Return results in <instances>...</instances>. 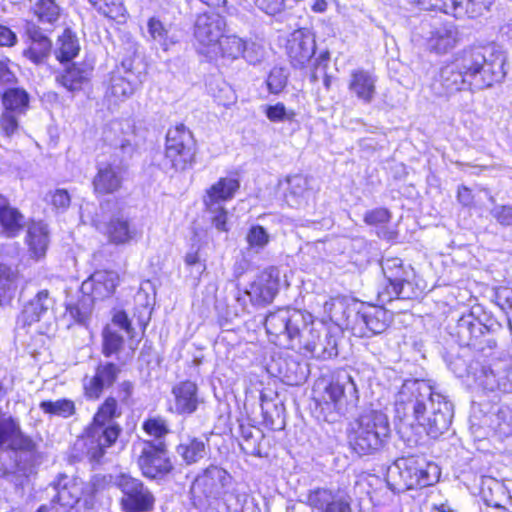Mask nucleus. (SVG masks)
<instances>
[{
  "instance_id": "24",
  "label": "nucleus",
  "mask_w": 512,
  "mask_h": 512,
  "mask_svg": "<svg viewBox=\"0 0 512 512\" xmlns=\"http://www.w3.org/2000/svg\"><path fill=\"white\" fill-rule=\"evenodd\" d=\"M376 76L365 69L358 68L351 71L348 80V90L364 104H370L376 94Z\"/></svg>"
},
{
  "instance_id": "46",
  "label": "nucleus",
  "mask_w": 512,
  "mask_h": 512,
  "mask_svg": "<svg viewBox=\"0 0 512 512\" xmlns=\"http://www.w3.org/2000/svg\"><path fill=\"white\" fill-rule=\"evenodd\" d=\"M89 2L108 18L116 20L125 17L126 9L122 0H89Z\"/></svg>"
},
{
  "instance_id": "22",
  "label": "nucleus",
  "mask_w": 512,
  "mask_h": 512,
  "mask_svg": "<svg viewBox=\"0 0 512 512\" xmlns=\"http://www.w3.org/2000/svg\"><path fill=\"white\" fill-rule=\"evenodd\" d=\"M205 215L220 231H224V178L207 189L203 199Z\"/></svg>"
},
{
  "instance_id": "2",
  "label": "nucleus",
  "mask_w": 512,
  "mask_h": 512,
  "mask_svg": "<svg viewBox=\"0 0 512 512\" xmlns=\"http://www.w3.org/2000/svg\"><path fill=\"white\" fill-rule=\"evenodd\" d=\"M395 415L403 423H417L427 435L437 439L448 431L454 411L452 403L435 393L424 380H406L395 396Z\"/></svg>"
},
{
  "instance_id": "40",
  "label": "nucleus",
  "mask_w": 512,
  "mask_h": 512,
  "mask_svg": "<svg viewBox=\"0 0 512 512\" xmlns=\"http://www.w3.org/2000/svg\"><path fill=\"white\" fill-rule=\"evenodd\" d=\"M195 154L190 150L183 152L175 149H165L163 165L174 172H183L193 166Z\"/></svg>"
},
{
  "instance_id": "36",
  "label": "nucleus",
  "mask_w": 512,
  "mask_h": 512,
  "mask_svg": "<svg viewBox=\"0 0 512 512\" xmlns=\"http://www.w3.org/2000/svg\"><path fill=\"white\" fill-rule=\"evenodd\" d=\"M494 0H436L433 5L435 9H439L445 13L452 12L454 14L468 12L470 8L474 11L488 10Z\"/></svg>"
},
{
  "instance_id": "35",
  "label": "nucleus",
  "mask_w": 512,
  "mask_h": 512,
  "mask_svg": "<svg viewBox=\"0 0 512 512\" xmlns=\"http://www.w3.org/2000/svg\"><path fill=\"white\" fill-rule=\"evenodd\" d=\"M165 149H175L183 152L190 150L192 153H196L192 133L183 124L170 128L166 134Z\"/></svg>"
},
{
  "instance_id": "17",
  "label": "nucleus",
  "mask_w": 512,
  "mask_h": 512,
  "mask_svg": "<svg viewBox=\"0 0 512 512\" xmlns=\"http://www.w3.org/2000/svg\"><path fill=\"white\" fill-rule=\"evenodd\" d=\"M279 290V270L269 267L262 271L250 284L245 294L255 305H266L273 301Z\"/></svg>"
},
{
  "instance_id": "42",
  "label": "nucleus",
  "mask_w": 512,
  "mask_h": 512,
  "mask_svg": "<svg viewBox=\"0 0 512 512\" xmlns=\"http://www.w3.org/2000/svg\"><path fill=\"white\" fill-rule=\"evenodd\" d=\"M177 453L187 464H192L205 456V444L203 441L192 438L177 446Z\"/></svg>"
},
{
  "instance_id": "54",
  "label": "nucleus",
  "mask_w": 512,
  "mask_h": 512,
  "mask_svg": "<svg viewBox=\"0 0 512 512\" xmlns=\"http://www.w3.org/2000/svg\"><path fill=\"white\" fill-rule=\"evenodd\" d=\"M246 41L236 35L226 36V58L232 60L242 57Z\"/></svg>"
},
{
  "instance_id": "25",
  "label": "nucleus",
  "mask_w": 512,
  "mask_h": 512,
  "mask_svg": "<svg viewBox=\"0 0 512 512\" xmlns=\"http://www.w3.org/2000/svg\"><path fill=\"white\" fill-rule=\"evenodd\" d=\"M50 486L54 492L52 498L69 511L78 503L83 492V483L66 475H60Z\"/></svg>"
},
{
  "instance_id": "18",
  "label": "nucleus",
  "mask_w": 512,
  "mask_h": 512,
  "mask_svg": "<svg viewBox=\"0 0 512 512\" xmlns=\"http://www.w3.org/2000/svg\"><path fill=\"white\" fill-rule=\"evenodd\" d=\"M315 49L314 37L308 29L295 30L287 40V54L296 68L304 67L314 55Z\"/></svg>"
},
{
  "instance_id": "7",
  "label": "nucleus",
  "mask_w": 512,
  "mask_h": 512,
  "mask_svg": "<svg viewBox=\"0 0 512 512\" xmlns=\"http://www.w3.org/2000/svg\"><path fill=\"white\" fill-rule=\"evenodd\" d=\"M387 476L398 489L424 488L439 480L440 469L424 457L408 456L389 466Z\"/></svg>"
},
{
  "instance_id": "14",
  "label": "nucleus",
  "mask_w": 512,
  "mask_h": 512,
  "mask_svg": "<svg viewBox=\"0 0 512 512\" xmlns=\"http://www.w3.org/2000/svg\"><path fill=\"white\" fill-rule=\"evenodd\" d=\"M194 35L200 44L211 48L210 52L223 54L221 39L224 36V20L219 15L198 16Z\"/></svg>"
},
{
  "instance_id": "20",
  "label": "nucleus",
  "mask_w": 512,
  "mask_h": 512,
  "mask_svg": "<svg viewBox=\"0 0 512 512\" xmlns=\"http://www.w3.org/2000/svg\"><path fill=\"white\" fill-rule=\"evenodd\" d=\"M54 298L47 289L39 290L22 310L23 320L31 325L35 322L49 321L53 318Z\"/></svg>"
},
{
  "instance_id": "58",
  "label": "nucleus",
  "mask_w": 512,
  "mask_h": 512,
  "mask_svg": "<svg viewBox=\"0 0 512 512\" xmlns=\"http://www.w3.org/2000/svg\"><path fill=\"white\" fill-rule=\"evenodd\" d=\"M391 213L386 208H375L367 211L364 215V221L368 225H378L389 222Z\"/></svg>"
},
{
  "instance_id": "12",
  "label": "nucleus",
  "mask_w": 512,
  "mask_h": 512,
  "mask_svg": "<svg viewBox=\"0 0 512 512\" xmlns=\"http://www.w3.org/2000/svg\"><path fill=\"white\" fill-rule=\"evenodd\" d=\"M460 346L470 347L480 352L496 347V340L492 337L490 327L482 323L473 313L463 315L452 333Z\"/></svg>"
},
{
  "instance_id": "38",
  "label": "nucleus",
  "mask_w": 512,
  "mask_h": 512,
  "mask_svg": "<svg viewBox=\"0 0 512 512\" xmlns=\"http://www.w3.org/2000/svg\"><path fill=\"white\" fill-rule=\"evenodd\" d=\"M1 95L4 110L24 114L28 108L29 95L25 89L17 86L3 91Z\"/></svg>"
},
{
  "instance_id": "19",
  "label": "nucleus",
  "mask_w": 512,
  "mask_h": 512,
  "mask_svg": "<svg viewBox=\"0 0 512 512\" xmlns=\"http://www.w3.org/2000/svg\"><path fill=\"white\" fill-rule=\"evenodd\" d=\"M118 284L119 275L116 272L99 270L82 283L81 291L89 296L91 301L103 300L113 295Z\"/></svg>"
},
{
  "instance_id": "48",
  "label": "nucleus",
  "mask_w": 512,
  "mask_h": 512,
  "mask_svg": "<svg viewBox=\"0 0 512 512\" xmlns=\"http://www.w3.org/2000/svg\"><path fill=\"white\" fill-rule=\"evenodd\" d=\"M123 336L117 331L106 327L103 331V353L105 356H111L121 350L123 346Z\"/></svg>"
},
{
  "instance_id": "15",
  "label": "nucleus",
  "mask_w": 512,
  "mask_h": 512,
  "mask_svg": "<svg viewBox=\"0 0 512 512\" xmlns=\"http://www.w3.org/2000/svg\"><path fill=\"white\" fill-rule=\"evenodd\" d=\"M0 450H14L34 454L36 443L23 434L19 421L15 418H0Z\"/></svg>"
},
{
  "instance_id": "13",
  "label": "nucleus",
  "mask_w": 512,
  "mask_h": 512,
  "mask_svg": "<svg viewBox=\"0 0 512 512\" xmlns=\"http://www.w3.org/2000/svg\"><path fill=\"white\" fill-rule=\"evenodd\" d=\"M137 464L142 475L149 479H161L173 470L168 450L162 441L141 442Z\"/></svg>"
},
{
  "instance_id": "6",
  "label": "nucleus",
  "mask_w": 512,
  "mask_h": 512,
  "mask_svg": "<svg viewBox=\"0 0 512 512\" xmlns=\"http://www.w3.org/2000/svg\"><path fill=\"white\" fill-rule=\"evenodd\" d=\"M468 75L474 89L481 90L501 82L505 75L506 56L494 46L463 52Z\"/></svg>"
},
{
  "instance_id": "31",
  "label": "nucleus",
  "mask_w": 512,
  "mask_h": 512,
  "mask_svg": "<svg viewBox=\"0 0 512 512\" xmlns=\"http://www.w3.org/2000/svg\"><path fill=\"white\" fill-rule=\"evenodd\" d=\"M276 364L278 366V376L288 385H300L307 378V365L300 363L293 357L279 358Z\"/></svg>"
},
{
  "instance_id": "23",
  "label": "nucleus",
  "mask_w": 512,
  "mask_h": 512,
  "mask_svg": "<svg viewBox=\"0 0 512 512\" xmlns=\"http://www.w3.org/2000/svg\"><path fill=\"white\" fill-rule=\"evenodd\" d=\"M103 233L107 236L108 241L114 245L128 244L138 235L135 225L122 212L114 214L110 218L104 225Z\"/></svg>"
},
{
  "instance_id": "4",
  "label": "nucleus",
  "mask_w": 512,
  "mask_h": 512,
  "mask_svg": "<svg viewBox=\"0 0 512 512\" xmlns=\"http://www.w3.org/2000/svg\"><path fill=\"white\" fill-rule=\"evenodd\" d=\"M102 138L109 146L120 151V163L115 161L99 163L93 179V187L98 194H111L118 191L124 179L125 166L123 161L130 158L134 152L131 139L124 134L122 123L111 122L103 129Z\"/></svg>"
},
{
  "instance_id": "27",
  "label": "nucleus",
  "mask_w": 512,
  "mask_h": 512,
  "mask_svg": "<svg viewBox=\"0 0 512 512\" xmlns=\"http://www.w3.org/2000/svg\"><path fill=\"white\" fill-rule=\"evenodd\" d=\"M174 405L171 410L178 414H192L197 410L201 399L195 382L181 381L172 388Z\"/></svg>"
},
{
  "instance_id": "29",
  "label": "nucleus",
  "mask_w": 512,
  "mask_h": 512,
  "mask_svg": "<svg viewBox=\"0 0 512 512\" xmlns=\"http://www.w3.org/2000/svg\"><path fill=\"white\" fill-rule=\"evenodd\" d=\"M25 227V216L9 200L0 194V236L17 237Z\"/></svg>"
},
{
  "instance_id": "57",
  "label": "nucleus",
  "mask_w": 512,
  "mask_h": 512,
  "mask_svg": "<svg viewBox=\"0 0 512 512\" xmlns=\"http://www.w3.org/2000/svg\"><path fill=\"white\" fill-rule=\"evenodd\" d=\"M265 56L264 48L255 42H246L245 51L242 57L250 64L260 63Z\"/></svg>"
},
{
  "instance_id": "28",
  "label": "nucleus",
  "mask_w": 512,
  "mask_h": 512,
  "mask_svg": "<svg viewBox=\"0 0 512 512\" xmlns=\"http://www.w3.org/2000/svg\"><path fill=\"white\" fill-rule=\"evenodd\" d=\"M355 322L362 335H367V332L380 334L388 328L391 322V313L382 307L372 306L357 312Z\"/></svg>"
},
{
  "instance_id": "11",
  "label": "nucleus",
  "mask_w": 512,
  "mask_h": 512,
  "mask_svg": "<svg viewBox=\"0 0 512 512\" xmlns=\"http://www.w3.org/2000/svg\"><path fill=\"white\" fill-rule=\"evenodd\" d=\"M114 483L122 493L120 503L125 512H148L153 509L154 495L140 479L121 473L115 477Z\"/></svg>"
},
{
  "instance_id": "30",
  "label": "nucleus",
  "mask_w": 512,
  "mask_h": 512,
  "mask_svg": "<svg viewBox=\"0 0 512 512\" xmlns=\"http://www.w3.org/2000/svg\"><path fill=\"white\" fill-rule=\"evenodd\" d=\"M459 41V32L453 23H444L435 27L428 38V46L432 51L443 54L453 49Z\"/></svg>"
},
{
  "instance_id": "43",
  "label": "nucleus",
  "mask_w": 512,
  "mask_h": 512,
  "mask_svg": "<svg viewBox=\"0 0 512 512\" xmlns=\"http://www.w3.org/2000/svg\"><path fill=\"white\" fill-rule=\"evenodd\" d=\"M39 408L51 416L69 418L76 413L75 403L70 399H58L56 401H42Z\"/></svg>"
},
{
  "instance_id": "44",
  "label": "nucleus",
  "mask_w": 512,
  "mask_h": 512,
  "mask_svg": "<svg viewBox=\"0 0 512 512\" xmlns=\"http://www.w3.org/2000/svg\"><path fill=\"white\" fill-rule=\"evenodd\" d=\"M135 91V85L131 81L120 75L113 73L110 78V86L107 90V96L114 97L115 100H124L130 97Z\"/></svg>"
},
{
  "instance_id": "21",
  "label": "nucleus",
  "mask_w": 512,
  "mask_h": 512,
  "mask_svg": "<svg viewBox=\"0 0 512 512\" xmlns=\"http://www.w3.org/2000/svg\"><path fill=\"white\" fill-rule=\"evenodd\" d=\"M120 368L113 363L100 364L93 377H85L83 386L85 395L90 399H98L105 388L116 381Z\"/></svg>"
},
{
  "instance_id": "1",
  "label": "nucleus",
  "mask_w": 512,
  "mask_h": 512,
  "mask_svg": "<svg viewBox=\"0 0 512 512\" xmlns=\"http://www.w3.org/2000/svg\"><path fill=\"white\" fill-rule=\"evenodd\" d=\"M265 328L273 342L292 349H304L318 359L338 355L336 336L322 324L314 327L312 315L294 308H281L269 313Z\"/></svg>"
},
{
  "instance_id": "41",
  "label": "nucleus",
  "mask_w": 512,
  "mask_h": 512,
  "mask_svg": "<svg viewBox=\"0 0 512 512\" xmlns=\"http://www.w3.org/2000/svg\"><path fill=\"white\" fill-rule=\"evenodd\" d=\"M287 192L285 194L288 204L292 207L300 206L308 193V179L303 175H293L287 178Z\"/></svg>"
},
{
  "instance_id": "26",
  "label": "nucleus",
  "mask_w": 512,
  "mask_h": 512,
  "mask_svg": "<svg viewBox=\"0 0 512 512\" xmlns=\"http://www.w3.org/2000/svg\"><path fill=\"white\" fill-rule=\"evenodd\" d=\"M26 33L31 42L29 47L23 51V55L35 64L44 63L52 50L50 39L43 34L40 27L32 22H27Z\"/></svg>"
},
{
  "instance_id": "16",
  "label": "nucleus",
  "mask_w": 512,
  "mask_h": 512,
  "mask_svg": "<svg viewBox=\"0 0 512 512\" xmlns=\"http://www.w3.org/2000/svg\"><path fill=\"white\" fill-rule=\"evenodd\" d=\"M306 502L318 512H352L350 497L341 491L317 488L309 491Z\"/></svg>"
},
{
  "instance_id": "50",
  "label": "nucleus",
  "mask_w": 512,
  "mask_h": 512,
  "mask_svg": "<svg viewBox=\"0 0 512 512\" xmlns=\"http://www.w3.org/2000/svg\"><path fill=\"white\" fill-rule=\"evenodd\" d=\"M288 73L284 68L274 67L267 77L268 90L273 94L280 93L287 85Z\"/></svg>"
},
{
  "instance_id": "9",
  "label": "nucleus",
  "mask_w": 512,
  "mask_h": 512,
  "mask_svg": "<svg viewBox=\"0 0 512 512\" xmlns=\"http://www.w3.org/2000/svg\"><path fill=\"white\" fill-rule=\"evenodd\" d=\"M381 267L388 286L381 294L387 301L392 299H411L417 296L411 279L414 271L410 266H404L400 258L387 257L381 261Z\"/></svg>"
},
{
  "instance_id": "56",
  "label": "nucleus",
  "mask_w": 512,
  "mask_h": 512,
  "mask_svg": "<svg viewBox=\"0 0 512 512\" xmlns=\"http://www.w3.org/2000/svg\"><path fill=\"white\" fill-rule=\"evenodd\" d=\"M492 217L504 227L512 226V206L495 205L490 211Z\"/></svg>"
},
{
  "instance_id": "60",
  "label": "nucleus",
  "mask_w": 512,
  "mask_h": 512,
  "mask_svg": "<svg viewBox=\"0 0 512 512\" xmlns=\"http://www.w3.org/2000/svg\"><path fill=\"white\" fill-rule=\"evenodd\" d=\"M185 264L191 269L190 273L193 277H199L204 271V265L201 263L197 252H189L185 256Z\"/></svg>"
},
{
  "instance_id": "3",
  "label": "nucleus",
  "mask_w": 512,
  "mask_h": 512,
  "mask_svg": "<svg viewBox=\"0 0 512 512\" xmlns=\"http://www.w3.org/2000/svg\"><path fill=\"white\" fill-rule=\"evenodd\" d=\"M121 415L122 411L113 397H108L98 407L92 422L76 443L77 447H81L83 456L87 457L90 462L100 463L107 449L117 441L122 428L116 419Z\"/></svg>"
},
{
  "instance_id": "47",
  "label": "nucleus",
  "mask_w": 512,
  "mask_h": 512,
  "mask_svg": "<svg viewBox=\"0 0 512 512\" xmlns=\"http://www.w3.org/2000/svg\"><path fill=\"white\" fill-rule=\"evenodd\" d=\"M264 113L271 122H292L295 119L296 113L292 109H287L281 102L275 105L265 106Z\"/></svg>"
},
{
  "instance_id": "53",
  "label": "nucleus",
  "mask_w": 512,
  "mask_h": 512,
  "mask_svg": "<svg viewBox=\"0 0 512 512\" xmlns=\"http://www.w3.org/2000/svg\"><path fill=\"white\" fill-rule=\"evenodd\" d=\"M22 114L4 110L0 116V131L7 137L14 135L18 131V118Z\"/></svg>"
},
{
  "instance_id": "62",
  "label": "nucleus",
  "mask_w": 512,
  "mask_h": 512,
  "mask_svg": "<svg viewBox=\"0 0 512 512\" xmlns=\"http://www.w3.org/2000/svg\"><path fill=\"white\" fill-rule=\"evenodd\" d=\"M67 312L78 323H83L89 314L88 307L84 303L70 304L67 306Z\"/></svg>"
},
{
  "instance_id": "37",
  "label": "nucleus",
  "mask_w": 512,
  "mask_h": 512,
  "mask_svg": "<svg viewBox=\"0 0 512 512\" xmlns=\"http://www.w3.org/2000/svg\"><path fill=\"white\" fill-rule=\"evenodd\" d=\"M79 50L77 37L70 29H65L63 34L58 37L54 55L58 61L68 62L78 55Z\"/></svg>"
},
{
  "instance_id": "10",
  "label": "nucleus",
  "mask_w": 512,
  "mask_h": 512,
  "mask_svg": "<svg viewBox=\"0 0 512 512\" xmlns=\"http://www.w3.org/2000/svg\"><path fill=\"white\" fill-rule=\"evenodd\" d=\"M464 54L457 56L452 62L444 65L431 83V90L438 97L451 95L469 89H474L468 75Z\"/></svg>"
},
{
  "instance_id": "49",
  "label": "nucleus",
  "mask_w": 512,
  "mask_h": 512,
  "mask_svg": "<svg viewBox=\"0 0 512 512\" xmlns=\"http://www.w3.org/2000/svg\"><path fill=\"white\" fill-rule=\"evenodd\" d=\"M246 240L249 244V247L258 252L269 243L270 237L262 226L255 225L249 229Z\"/></svg>"
},
{
  "instance_id": "51",
  "label": "nucleus",
  "mask_w": 512,
  "mask_h": 512,
  "mask_svg": "<svg viewBox=\"0 0 512 512\" xmlns=\"http://www.w3.org/2000/svg\"><path fill=\"white\" fill-rule=\"evenodd\" d=\"M18 79L9 60H0V94L17 85Z\"/></svg>"
},
{
  "instance_id": "52",
  "label": "nucleus",
  "mask_w": 512,
  "mask_h": 512,
  "mask_svg": "<svg viewBox=\"0 0 512 512\" xmlns=\"http://www.w3.org/2000/svg\"><path fill=\"white\" fill-rule=\"evenodd\" d=\"M143 429L147 434L160 439L169 433V426L163 418H149L143 423Z\"/></svg>"
},
{
  "instance_id": "8",
  "label": "nucleus",
  "mask_w": 512,
  "mask_h": 512,
  "mask_svg": "<svg viewBox=\"0 0 512 512\" xmlns=\"http://www.w3.org/2000/svg\"><path fill=\"white\" fill-rule=\"evenodd\" d=\"M321 398L328 408L345 415L357 407L359 392L349 372L338 370L324 386Z\"/></svg>"
},
{
  "instance_id": "64",
  "label": "nucleus",
  "mask_w": 512,
  "mask_h": 512,
  "mask_svg": "<svg viewBox=\"0 0 512 512\" xmlns=\"http://www.w3.org/2000/svg\"><path fill=\"white\" fill-rule=\"evenodd\" d=\"M113 324L125 330L127 334L132 336L133 328L128 319L127 314L124 311H119L113 316Z\"/></svg>"
},
{
  "instance_id": "33",
  "label": "nucleus",
  "mask_w": 512,
  "mask_h": 512,
  "mask_svg": "<svg viewBox=\"0 0 512 512\" xmlns=\"http://www.w3.org/2000/svg\"><path fill=\"white\" fill-rule=\"evenodd\" d=\"M92 68L86 64H73L56 76V81L69 91H78L91 76Z\"/></svg>"
},
{
  "instance_id": "45",
  "label": "nucleus",
  "mask_w": 512,
  "mask_h": 512,
  "mask_svg": "<svg viewBox=\"0 0 512 512\" xmlns=\"http://www.w3.org/2000/svg\"><path fill=\"white\" fill-rule=\"evenodd\" d=\"M34 13L40 23L53 24L59 18L60 9L53 0H38L34 7Z\"/></svg>"
},
{
  "instance_id": "34",
  "label": "nucleus",
  "mask_w": 512,
  "mask_h": 512,
  "mask_svg": "<svg viewBox=\"0 0 512 512\" xmlns=\"http://www.w3.org/2000/svg\"><path fill=\"white\" fill-rule=\"evenodd\" d=\"M19 272L16 268L0 262V305H9L18 289Z\"/></svg>"
},
{
  "instance_id": "5",
  "label": "nucleus",
  "mask_w": 512,
  "mask_h": 512,
  "mask_svg": "<svg viewBox=\"0 0 512 512\" xmlns=\"http://www.w3.org/2000/svg\"><path fill=\"white\" fill-rule=\"evenodd\" d=\"M390 435V425L385 413L377 410L364 412L352 424L349 433L351 448L359 455L380 450Z\"/></svg>"
},
{
  "instance_id": "61",
  "label": "nucleus",
  "mask_w": 512,
  "mask_h": 512,
  "mask_svg": "<svg viewBox=\"0 0 512 512\" xmlns=\"http://www.w3.org/2000/svg\"><path fill=\"white\" fill-rule=\"evenodd\" d=\"M70 201V195L65 189H57L51 195V203L56 209L66 210Z\"/></svg>"
},
{
  "instance_id": "63",
  "label": "nucleus",
  "mask_w": 512,
  "mask_h": 512,
  "mask_svg": "<svg viewBox=\"0 0 512 512\" xmlns=\"http://www.w3.org/2000/svg\"><path fill=\"white\" fill-rule=\"evenodd\" d=\"M260 401H261V410H262V413H263L265 419L273 418L272 408L275 410L277 415H279L278 406L276 404L272 403V397L269 396L266 392L261 393Z\"/></svg>"
},
{
  "instance_id": "55",
  "label": "nucleus",
  "mask_w": 512,
  "mask_h": 512,
  "mask_svg": "<svg viewBox=\"0 0 512 512\" xmlns=\"http://www.w3.org/2000/svg\"><path fill=\"white\" fill-rule=\"evenodd\" d=\"M147 26L151 38L160 45L165 46L167 44L168 30L164 27L163 23L159 19L152 17L148 20Z\"/></svg>"
},
{
  "instance_id": "32",
  "label": "nucleus",
  "mask_w": 512,
  "mask_h": 512,
  "mask_svg": "<svg viewBox=\"0 0 512 512\" xmlns=\"http://www.w3.org/2000/svg\"><path fill=\"white\" fill-rule=\"evenodd\" d=\"M26 241L32 258L38 260L44 257L49 244L47 226L42 222H33L28 227Z\"/></svg>"
},
{
  "instance_id": "39",
  "label": "nucleus",
  "mask_w": 512,
  "mask_h": 512,
  "mask_svg": "<svg viewBox=\"0 0 512 512\" xmlns=\"http://www.w3.org/2000/svg\"><path fill=\"white\" fill-rule=\"evenodd\" d=\"M477 382L484 390L494 392L503 391L508 392L511 385L503 372H495L490 367H483L480 375L477 377Z\"/></svg>"
},
{
  "instance_id": "59",
  "label": "nucleus",
  "mask_w": 512,
  "mask_h": 512,
  "mask_svg": "<svg viewBox=\"0 0 512 512\" xmlns=\"http://www.w3.org/2000/svg\"><path fill=\"white\" fill-rule=\"evenodd\" d=\"M256 6L268 15H276L284 10V0H256Z\"/></svg>"
}]
</instances>
